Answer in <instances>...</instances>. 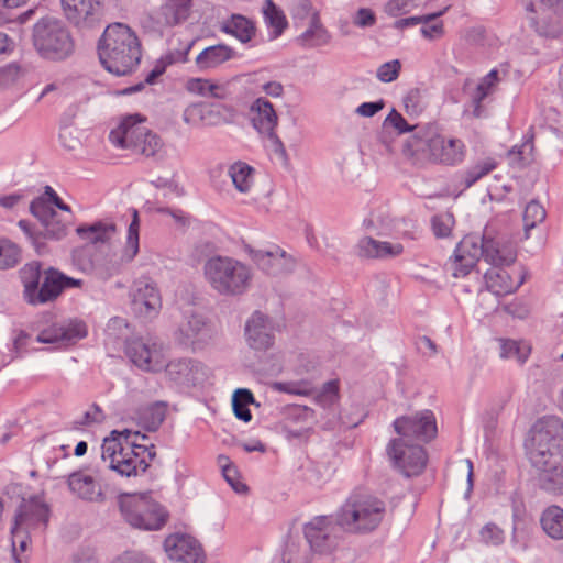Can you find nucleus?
<instances>
[{"instance_id": "1", "label": "nucleus", "mask_w": 563, "mask_h": 563, "mask_svg": "<svg viewBox=\"0 0 563 563\" xmlns=\"http://www.w3.org/2000/svg\"><path fill=\"white\" fill-rule=\"evenodd\" d=\"M527 446L544 487L550 490L562 488L563 422L555 417L539 419L530 430Z\"/></svg>"}, {"instance_id": "2", "label": "nucleus", "mask_w": 563, "mask_h": 563, "mask_svg": "<svg viewBox=\"0 0 563 563\" xmlns=\"http://www.w3.org/2000/svg\"><path fill=\"white\" fill-rule=\"evenodd\" d=\"M154 452L148 438L131 430L112 431L102 443V459L122 476H139L150 466Z\"/></svg>"}, {"instance_id": "3", "label": "nucleus", "mask_w": 563, "mask_h": 563, "mask_svg": "<svg viewBox=\"0 0 563 563\" xmlns=\"http://www.w3.org/2000/svg\"><path fill=\"white\" fill-rule=\"evenodd\" d=\"M103 67L118 76L131 74L141 59V43L135 32L123 23L109 24L98 44Z\"/></svg>"}, {"instance_id": "4", "label": "nucleus", "mask_w": 563, "mask_h": 563, "mask_svg": "<svg viewBox=\"0 0 563 563\" xmlns=\"http://www.w3.org/2000/svg\"><path fill=\"white\" fill-rule=\"evenodd\" d=\"M384 511V504L377 498L353 496L342 507L338 523L350 532L369 531L379 525Z\"/></svg>"}, {"instance_id": "5", "label": "nucleus", "mask_w": 563, "mask_h": 563, "mask_svg": "<svg viewBox=\"0 0 563 563\" xmlns=\"http://www.w3.org/2000/svg\"><path fill=\"white\" fill-rule=\"evenodd\" d=\"M205 274L213 288L222 294L240 292L250 280L247 267L229 257L210 258L205 266Z\"/></svg>"}, {"instance_id": "6", "label": "nucleus", "mask_w": 563, "mask_h": 563, "mask_svg": "<svg viewBox=\"0 0 563 563\" xmlns=\"http://www.w3.org/2000/svg\"><path fill=\"white\" fill-rule=\"evenodd\" d=\"M34 46L48 59H62L73 49V42L59 21L43 19L34 27Z\"/></svg>"}, {"instance_id": "7", "label": "nucleus", "mask_w": 563, "mask_h": 563, "mask_svg": "<svg viewBox=\"0 0 563 563\" xmlns=\"http://www.w3.org/2000/svg\"><path fill=\"white\" fill-rule=\"evenodd\" d=\"M427 145L429 159L453 165L463 159L465 145L462 140L444 134L437 125H427L419 136Z\"/></svg>"}, {"instance_id": "8", "label": "nucleus", "mask_w": 563, "mask_h": 563, "mask_svg": "<svg viewBox=\"0 0 563 563\" xmlns=\"http://www.w3.org/2000/svg\"><path fill=\"white\" fill-rule=\"evenodd\" d=\"M122 511L131 526L145 530L161 529L168 518L164 507L145 496L128 499L122 505Z\"/></svg>"}, {"instance_id": "9", "label": "nucleus", "mask_w": 563, "mask_h": 563, "mask_svg": "<svg viewBox=\"0 0 563 563\" xmlns=\"http://www.w3.org/2000/svg\"><path fill=\"white\" fill-rule=\"evenodd\" d=\"M387 454L394 467L407 477L422 474L428 465L426 449L419 444H410L402 438L389 442Z\"/></svg>"}, {"instance_id": "10", "label": "nucleus", "mask_w": 563, "mask_h": 563, "mask_svg": "<svg viewBox=\"0 0 563 563\" xmlns=\"http://www.w3.org/2000/svg\"><path fill=\"white\" fill-rule=\"evenodd\" d=\"M31 280H25V296L29 302L36 305L54 300L59 296L63 289L70 287H80L81 280L74 279L60 274L57 271L49 269L45 273V278L41 289L37 291L38 268L30 267Z\"/></svg>"}, {"instance_id": "11", "label": "nucleus", "mask_w": 563, "mask_h": 563, "mask_svg": "<svg viewBox=\"0 0 563 563\" xmlns=\"http://www.w3.org/2000/svg\"><path fill=\"white\" fill-rule=\"evenodd\" d=\"M53 206L70 213L69 206L65 205L53 188L47 186L44 196L32 202L31 211L43 223L46 234L59 238L65 233L66 222L65 220L57 219Z\"/></svg>"}, {"instance_id": "12", "label": "nucleus", "mask_w": 563, "mask_h": 563, "mask_svg": "<svg viewBox=\"0 0 563 563\" xmlns=\"http://www.w3.org/2000/svg\"><path fill=\"white\" fill-rule=\"evenodd\" d=\"M394 428L405 440L415 437L426 442L435 438L438 432L435 417L430 410L418 412L415 416L399 417L395 420Z\"/></svg>"}, {"instance_id": "13", "label": "nucleus", "mask_w": 563, "mask_h": 563, "mask_svg": "<svg viewBox=\"0 0 563 563\" xmlns=\"http://www.w3.org/2000/svg\"><path fill=\"white\" fill-rule=\"evenodd\" d=\"M525 277V268L514 264L494 266L485 275L487 288L497 296L515 292L523 283Z\"/></svg>"}, {"instance_id": "14", "label": "nucleus", "mask_w": 563, "mask_h": 563, "mask_svg": "<svg viewBox=\"0 0 563 563\" xmlns=\"http://www.w3.org/2000/svg\"><path fill=\"white\" fill-rule=\"evenodd\" d=\"M481 256H484L483 239L474 235H466L459 243L451 269L454 277H464L476 266Z\"/></svg>"}, {"instance_id": "15", "label": "nucleus", "mask_w": 563, "mask_h": 563, "mask_svg": "<svg viewBox=\"0 0 563 563\" xmlns=\"http://www.w3.org/2000/svg\"><path fill=\"white\" fill-rule=\"evenodd\" d=\"M146 123L147 117L141 113L123 115L117 128L110 132L109 139L117 147L131 150L145 133Z\"/></svg>"}, {"instance_id": "16", "label": "nucleus", "mask_w": 563, "mask_h": 563, "mask_svg": "<svg viewBox=\"0 0 563 563\" xmlns=\"http://www.w3.org/2000/svg\"><path fill=\"white\" fill-rule=\"evenodd\" d=\"M131 361L141 369L158 372L165 367L166 355L157 342L133 341L128 350Z\"/></svg>"}, {"instance_id": "17", "label": "nucleus", "mask_w": 563, "mask_h": 563, "mask_svg": "<svg viewBox=\"0 0 563 563\" xmlns=\"http://www.w3.org/2000/svg\"><path fill=\"white\" fill-rule=\"evenodd\" d=\"M165 551L169 559L179 563H203L205 555L198 541L188 534H172L165 540Z\"/></svg>"}, {"instance_id": "18", "label": "nucleus", "mask_w": 563, "mask_h": 563, "mask_svg": "<svg viewBox=\"0 0 563 563\" xmlns=\"http://www.w3.org/2000/svg\"><path fill=\"white\" fill-rule=\"evenodd\" d=\"M63 11L73 23L92 24L104 14L103 0H62Z\"/></svg>"}, {"instance_id": "19", "label": "nucleus", "mask_w": 563, "mask_h": 563, "mask_svg": "<svg viewBox=\"0 0 563 563\" xmlns=\"http://www.w3.org/2000/svg\"><path fill=\"white\" fill-rule=\"evenodd\" d=\"M48 515L49 511L47 506L40 499L32 498L24 500L19 508V512L12 528L14 543L22 530H29L37 525L46 526Z\"/></svg>"}, {"instance_id": "20", "label": "nucleus", "mask_w": 563, "mask_h": 563, "mask_svg": "<svg viewBox=\"0 0 563 563\" xmlns=\"http://www.w3.org/2000/svg\"><path fill=\"white\" fill-rule=\"evenodd\" d=\"M539 2L538 9H532L537 14L532 18L537 32L547 37L559 36L561 26L558 20L550 15V11L556 15H563V0H539Z\"/></svg>"}, {"instance_id": "21", "label": "nucleus", "mask_w": 563, "mask_h": 563, "mask_svg": "<svg viewBox=\"0 0 563 563\" xmlns=\"http://www.w3.org/2000/svg\"><path fill=\"white\" fill-rule=\"evenodd\" d=\"M133 307L135 312L144 317L157 313L162 307V298L155 285L147 279L137 280L133 294Z\"/></svg>"}, {"instance_id": "22", "label": "nucleus", "mask_w": 563, "mask_h": 563, "mask_svg": "<svg viewBox=\"0 0 563 563\" xmlns=\"http://www.w3.org/2000/svg\"><path fill=\"white\" fill-rule=\"evenodd\" d=\"M87 335V329L81 321H70L64 325H54L38 334V341L43 343H58L67 346L75 344Z\"/></svg>"}, {"instance_id": "23", "label": "nucleus", "mask_w": 563, "mask_h": 563, "mask_svg": "<svg viewBox=\"0 0 563 563\" xmlns=\"http://www.w3.org/2000/svg\"><path fill=\"white\" fill-rule=\"evenodd\" d=\"M309 14L311 15L310 26L301 36L302 43L307 46H318L328 43L330 36L320 22L319 13L312 10L309 0H300L297 5V15L305 18Z\"/></svg>"}, {"instance_id": "24", "label": "nucleus", "mask_w": 563, "mask_h": 563, "mask_svg": "<svg viewBox=\"0 0 563 563\" xmlns=\"http://www.w3.org/2000/svg\"><path fill=\"white\" fill-rule=\"evenodd\" d=\"M484 258L493 266H509L515 263L517 249L514 243L483 238Z\"/></svg>"}, {"instance_id": "25", "label": "nucleus", "mask_w": 563, "mask_h": 563, "mask_svg": "<svg viewBox=\"0 0 563 563\" xmlns=\"http://www.w3.org/2000/svg\"><path fill=\"white\" fill-rule=\"evenodd\" d=\"M246 335L251 347L255 350H266L273 343L266 319L260 312L254 313L247 322Z\"/></svg>"}, {"instance_id": "26", "label": "nucleus", "mask_w": 563, "mask_h": 563, "mask_svg": "<svg viewBox=\"0 0 563 563\" xmlns=\"http://www.w3.org/2000/svg\"><path fill=\"white\" fill-rule=\"evenodd\" d=\"M191 0H166L156 13V21L165 26H174L185 21L190 11Z\"/></svg>"}, {"instance_id": "27", "label": "nucleus", "mask_w": 563, "mask_h": 563, "mask_svg": "<svg viewBox=\"0 0 563 563\" xmlns=\"http://www.w3.org/2000/svg\"><path fill=\"white\" fill-rule=\"evenodd\" d=\"M254 128L262 134H272L277 125V115L271 102L258 98L251 108Z\"/></svg>"}, {"instance_id": "28", "label": "nucleus", "mask_w": 563, "mask_h": 563, "mask_svg": "<svg viewBox=\"0 0 563 563\" xmlns=\"http://www.w3.org/2000/svg\"><path fill=\"white\" fill-rule=\"evenodd\" d=\"M235 51L228 45L219 44L207 47L196 57V65L200 70L216 68L234 58Z\"/></svg>"}, {"instance_id": "29", "label": "nucleus", "mask_w": 563, "mask_h": 563, "mask_svg": "<svg viewBox=\"0 0 563 563\" xmlns=\"http://www.w3.org/2000/svg\"><path fill=\"white\" fill-rule=\"evenodd\" d=\"M360 254L367 258H385L398 256L404 246L400 243L380 242L373 238H364L360 244Z\"/></svg>"}, {"instance_id": "30", "label": "nucleus", "mask_w": 563, "mask_h": 563, "mask_svg": "<svg viewBox=\"0 0 563 563\" xmlns=\"http://www.w3.org/2000/svg\"><path fill=\"white\" fill-rule=\"evenodd\" d=\"M187 92L203 98L223 99L227 95L225 87L206 78H189L185 82Z\"/></svg>"}, {"instance_id": "31", "label": "nucleus", "mask_w": 563, "mask_h": 563, "mask_svg": "<svg viewBox=\"0 0 563 563\" xmlns=\"http://www.w3.org/2000/svg\"><path fill=\"white\" fill-rule=\"evenodd\" d=\"M499 81L498 71L492 70L486 77H484L477 86L468 90V84L465 86V90L470 95V98L474 104V115L479 117L483 112L481 102L494 91Z\"/></svg>"}, {"instance_id": "32", "label": "nucleus", "mask_w": 563, "mask_h": 563, "mask_svg": "<svg viewBox=\"0 0 563 563\" xmlns=\"http://www.w3.org/2000/svg\"><path fill=\"white\" fill-rule=\"evenodd\" d=\"M221 30L242 42H250L256 33L253 21L241 14H233L229 20L224 21Z\"/></svg>"}, {"instance_id": "33", "label": "nucleus", "mask_w": 563, "mask_h": 563, "mask_svg": "<svg viewBox=\"0 0 563 563\" xmlns=\"http://www.w3.org/2000/svg\"><path fill=\"white\" fill-rule=\"evenodd\" d=\"M69 487L79 497L95 500L101 495L100 485L86 473H76L69 477Z\"/></svg>"}, {"instance_id": "34", "label": "nucleus", "mask_w": 563, "mask_h": 563, "mask_svg": "<svg viewBox=\"0 0 563 563\" xmlns=\"http://www.w3.org/2000/svg\"><path fill=\"white\" fill-rule=\"evenodd\" d=\"M164 148L165 144L162 137L147 128L142 137L134 143L131 151L145 157H155L162 154Z\"/></svg>"}, {"instance_id": "35", "label": "nucleus", "mask_w": 563, "mask_h": 563, "mask_svg": "<svg viewBox=\"0 0 563 563\" xmlns=\"http://www.w3.org/2000/svg\"><path fill=\"white\" fill-rule=\"evenodd\" d=\"M543 530L554 539L563 538V509L556 506L549 507L542 515Z\"/></svg>"}, {"instance_id": "36", "label": "nucleus", "mask_w": 563, "mask_h": 563, "mask_svg": "<svg viewBox=\"0 0 563 563\" xmlns=\"http://www.w3.org/2000/svg\"><path fill=\"white\" fill-rule=\"evenodd\" d=\"M114 231L115 227L113 224L102 222L77 228L78 235L91 243L104 242L109 240Z\"/></svg>"}, {"instance_id": "37", "label": "nucleus", "mask_w": 563, "mask_h": 563, "mask_svg": "<svg viewBox=\"0 0 563 563\" xmlns=\"http://www.w3.org/2000/svg\"><path fill=\"white\" fill-rule=\"evenodd\" d=\"M229 174L235 188L241 192L249 191L254 183V169L244 162L231 165Z\"/></svg>"}, {"instance_id": "38", "label": "nucleus", "mask_w": 563, "mask_h": 563, "mask_svg": "<svg viewBox=\"0 0 563 563\" xmlns=\"http://www.w3.org/2000/svg\"><path fill=\"white\" fill-rule=\"evenodd\" d=\"M192 46V43H187L181 49L176 52H169L155 65L154 69L147 77L148 82H153L154 79L161 76L168 65L175 63H183L187 60L188 53Z\"/></svg>"}, {"instance_id": "39", "label": "nucleus", "mask_w": 563, "mask_h": 563, "mask_svg": "<svg viewBox=\"0 0 563 563\" xmlns=\"http://www.w3.org/2000/svg\"><path fill=\"white\" fill-rule=\"evenodd\" d=\"M199 364L188 360L173 361L168 364L165 363V367L168 375L175 379L190 380L195 378V374L199 371Z\"/></svg>"}, {"instance_id": "40", "label": "nucleus", "mask_w": 563, "mask_h": 563, "mask_svg": "<svg viewBox=\"0 0 563 563\" xmlns=\"http://www.w3.org/2000/svg\"><path fill=\"white\" fill-rule=\"evenodd\" d=\"M264 15L268 26L272 29L273 38L278 37L288 24L285 14L272 0H266Z\"/></svg>"}, {"instance_id": "41", "label": "nucleus", "mask_w": 563, "mask_h": 563, "mask_svg": "<svg viewBox=\"0 0 563 563\" xmlns=\"http://www.w3.org/2000/svg\"><path fill=\"white\" fill-rule=\"evenodd\" d=\"M547 217L545 209L537 201H531L526 206L523 211V229L525 238H529L531 229L542 223Z\"/></svg>"}, {"instance_id": "42", "label": "nucleus", "mask_w": 563, "mask_h": 563, "mask_svg": "<svg viewBox=\"0 0 563 563\" xmlns=\"http://www.w3.org/2000/svg\"><path fill=\"white\" fill-rule=\"evenodd\" d=\"M254 402L252 393L247 389H238L233 395V410L235 416L249 422L252 419L249 406Z\"/></svg>"}, {"instance_id": "43", "label": "nucleus", "mask_w": 563, "mask_h": 563, "mask_svg": "<svg viewBox=\"0 0 563 563\" xmlns=\"http://www.w3.org/2000/svg\"><path fill=\"white\" fill-rule=\"evenodd\" d=\"M531 347L527 342L501 340V356L505 358H516L525 362L530 355Z\"/></svg>"}, {"instance_id": "44", "label": "nucleus", "mask_w": 563, "mask_h": 563, "mask_svg": "<svg viewBox=\"0 0 563 563\" xmlns=\"http://www.w3.org/2000/svg\"><path fill=\"white\" fill-rule=\"evenodd\" d=\"M218 464L222 468V473L227 482L236 493H246L247 486L240 479L239 472L234 465L230 463V460L225 455L218 457Z\"/></svg>"}, {"instance_id": "45", "label": "nucleus", "mask_w": 563, "mask_h": 563, "mask_svg": "<svg viewBox=\"0 0 563 563\" xmlns=\"http://www.w3.org/2000/svg\"><path fill=\"white\" fill-rule=\"evenodd\" d=\"M443 12L444 11L422 15V18L426 19V21L421 23V34L423 35V37H426L427 40H438L444 35V24L442 21L438 20V18L442 15Z\"/></svg>"}, {"instance_id": "46", "label": "nucleus", "mask_w": 563, "mask_h": 563, "mask_svg": "<svg viewBox=\"0 0 563 563\" xmlns=\"http://www.w3.org/2000/svg\"><path fill=\"white\" fill-rule=\"evenodd\" d=\"M20 249L7 239H0V268L12 267L20 261Z\"/></svg>"}, {"instance_id": "47", "label": "nucleus", "mask_w": 563, "mask_h": 563, "mask_svg": "<svg viewBox=\"0 0 563 563\" xmlns=\"http://www.w3.org/2000/svg\"><path fill=\"white\" fill-rule=\"evenodd\" d=\"M454 224V218L450 213H441L433 218L432 227L437 236H449Z\"/></svg>"}, {"instance_id": "48", "label": "nucleus", "mask_w": 563, "mask_h": 563, "mask_svg": "<svg viewBox=\"0 0 563 563\" xmlns=\"http://www.w3.org/2000/svg\"><path fill=\"white\" fill-rule=\"evenodd\" d=\"M139 234H140V219L139 212L133 210V219L128 230V250L131 257L135 256L139 252Z\"/></svg>"}, {"instance_id": "49", "label": "nucleus", "mask_w": 563, "mask_h": 563, "mask_svg": "<svg viewBox=\"0 0 563 563\" xmlns=\"http://www.w3.org/2000/svg\"><path fill=\"white\" fill-rule=\"evenodd\" d=\"M328 525L329 521L327 518H317L314 521L306 526L305 534L311 544H313L320 537H327L324 532Z\"/></svg>"}, {"instance_id": "50", "label": "nucleus", "mask_w": 563, "mask_h": 563, "mask_svg": "<svg viewBox=\"0 0 563 563\" xmlns=\"http://www.w3.org/2000/svg\"><path fill=\"white\" fill-rule=\"evenodd\" d=\"M401 69L399 60H391L383 64L377 70V77L383 82H390L398 78Z\"/></svg>"}, {"instance_id": "51", "label": "nucleus", "mask_w": 563, "mask_h": 563, "mask_svg": "<svg viewBox=\"0 0 563 563\" xmlns=\"http://www.w3.org/2000/svg\"><path fill=\"white\" fill-rule=\"evenodd\" d=\"M339 397V382L338 380H331L327 383L323 387V390L319 395V401L323 406L332 405L336 401Z\"/></svg>"}, {"instance_id": "52", "label": "nucleus", "mask_w": 563, "mask_h": 563, "mask_svg": "<svg viewBox=\"0 0 563 563\" xmlns=\"http://www.w3.org/2000/svg\"><path fill=\"white\" fill-rule=\"evenodd\" d=\"M481 538L487 544H499L503 541V531L496 525L489 523L482 529Z\"/></svg>"}, {"instance_id": "53", "label": "nucleus", "mask_w": 563, "mask_h": 563, "mask_svg": "<svg viewBox=\"0 0 563 563\" xmlns=\"http://www.w3.org/2000/svg\"><path fill=\"white\" fill-rule=\"evenodd\" d=\"M20 76V68L15 65H9L0 69V88L14 84Z\"/></svg>"}, {"instance_id": "54", "label": "nucleus", "mask_w": 563, "mask_h": 563, "mask_svg": "<svg viewBox=\"0 0 563 563\" xmlns=\"http://www.w3.org/2000/svg\"><path fill=\"white\" fill-rule=\"evenodd\" d=\"M496 164L492 159H487L472 168L468 176L471 177V180L468 185L475 183L477 179L482 178L483 176L490 173L493 169H495Z\"/></svg>"}, {"instance_id": "55", "label": "nucleus", "mask_w": 563, "mask_h": 563, "mask_svg": "<svg viewBox=\"0 0 563 563\" xmlns=\"http://www.w3.org/2000/svg\"><path fill=\"white\" fill-rule=\"evenodd\" d=\"M376 22L375 13L367 8L360 9L353 20V23L357 26L365 27L372 26Z\"/></svg>"}, {"instance_id": "56", "label": "nucleus", "mask_w": 563, "mask_h": 563, "mask_svg": "<svg viewBox=\"0 0 563 563\" xmlns=\"http://www.w3.org/2000/svg\"><path fill=\"white\" fill-rule=\"evenodd\" d=\"M205 108L201 104L189 106L184 112V119L189 124H199L203 120Z\"/></svg>"}, {"instance_id": "57", "label": "nucleus", "mask_w": 563, "mask_h": 563, "mask_svg": "<svg viewBox=\"0 0 563 563\" xmlns=\"http://www.w3.org/2000/svg\"><path fill=\"white\" fill-rule=\"evenodd\" d=\"M387 121L389 122L390 125H393L401 133L409 132L412 130V128L408 124L406 119L395 110L388 115Z\"/></svg>"}, {"instance_id": "58", "label": "nucleus", "mask_w": 563, "mask_h": 563, "mask_svg": "<svg viewBox=\"0 0 563 563\" xmlns=\"http://www.w3.org/2000/svg\"><path fill=\"white\" fill-rule=\"evenodd\" d=\"M112 563H152L146 558L137 553L126 552L117 558Z\"/></svg>"}, {"instance_id": "59", "label": "nucleus", "mask_w": 563, "mask_h": 563, "mask_svg": "<svg viewBox=\"0 0 563 563\" xmlns=\"http://www.w3.org/2000/svg\"><path fill=\"white\" fill-rule=\"evenodd\" d=\"M384 107L383 102H365L358 107V113L364 117H372L382 110Z\"/></svg>"}, {"instance_id": "60", "label": "nucleus", "mask_w": 563, "mask_h": 563, "mask_svg": "<svg viewBox=\"0 0 563 563\" xmlns=\"http://www.w3.org/2000/svg\"><path fill=\"white\" fill-rule=\"evenodd\" d=\"M411 3V0H390L387 3V11L390 14H397L401 11H406Z\"/></svg>"}, {"instance_id": "61", "label": "nucleus", "mask_w": 563, "mask_h": 563, "mask_svg": "<svg viewBox=\"0 0 563 563\" xmlns=\"http://www.w3.org/2000/svg\"><path fill=\"white\" fill-rule=\"evenodd\" d=\"M423 21H426V19L422 16H411V18H407V19H401V20H398L395 22V27L399 29V30H404L405 27H408V26L418 25V24L422 23Z\"/></svg>"}, {"instance_id": "62", "label": "nucleus", "mask_w": 563, "mask_h": 563, "mask_svg": "<svg viewBox=\"0 0 563 563\" xmlns=\"http://www.w3.org/2000/svg\"><path fill=\"white\" fill-rule=\"evenodd\" d=\"M26 531L27 530H22L19 533V537L16 539L15 544H14V541L12 540V545H13L14 553H16V545L18 544H19V549H20L21 552H24L27 549V544H29L30 538H29Z\"/></svg>"}, {"instance_id": "63", "label": "nucleus", "mask_w": 563, "mask_h": 563, "mask_svg": "<svg viewBox=\"0 0 563 563\" xmlns=\"http://www.w3.org/2000/svg\"><path fill=\"white\" fill-rule=\"evenodd\" d=\"M418 349L427 354V353H434L435 352V346L434 344L432 343V341L428 338H422L420 339V341L418 342Z\"/></svg>"}, {"instance_id": "64", "label": "nucleus", "mask_w": 563, "mask_h": 563, "mask_svg": "<svg viewBox=\"0 0 563 563\" xmlns=\"http://www.w3.org/2000/svg\"><path fill=\"white\" fill-rule=\"evenodd\" d=\"M264 90L269 96L279 97L283 93V86L279 82H268Z\"/></svg>"}]
</instances>
